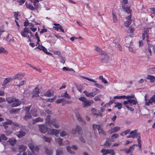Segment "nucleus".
<instances>
[{
  "instance_id": "61",
  "label": "nucleus",
  "mask_w": 155,
  "mask_h": 155,
  "mask_svg": "<svg viewBox=\"0 0 155 155\" xmlns=\"http://www.w3.org/2000/svg\"><path fill=\"white\" fill-rule=\"evenodd\" d=\"M119 135L117 134H114L111 136L112 139H115L119 137Z\"/></svg>"
},
{
  "instance_id": "7",
  "label": "nucleus",
  "mask_w": 155,
  "mask_h": 155,
  "mask_svg": "<svg viewBox=\"0 0 155 155\" xmlns=\"http://www.w3.org/2000/svg\"><path fill=\"white\" fill-rule=\"evenodd\" d=\"M132 38L130 36L126 37L125 38V42L126 47H129L133 45Z\"/></svg>"
},
{
  "instance_id": "47",
  "label": "nucleus",
  "mask_w": 155,
  "mask_h": 155,
  "mask_svg": "<svg viewBox=\"0 0 155 155\" xmlns=\"http://www.w3.org/2000/svg\"><path fill=\"white\" fill-rule=\"evenodd\" d=\"M64 101L66 102H68V101L65 100L64 98H61V99H58V100H57L55 101V102L59 104V103H61Z\"/></svg>"
},
{
  "instance_id": "26",
  "label": "nucleus",
  "mask_w": 155,
  "mask_h": 155,
  "mask_svg": "<svg viewBox=\"0 0 155 155\" xmlns=\"http://www.w3.org/2000/svg\"><path fill=\"white\" fill-rule=\"evenodd\" d=\"M76 129L77 132L79 135L82 134V128L81 127L78 125H77L76 126Z\"/></svg>"
},
{
  "instance_id": "32",
  "label": "nucleus",
  "mask_w": 155,
  "mask_h": 155,
  "mask_svg": "<svg viewBox=\"0 0 155 155\" xmlns=\"http://www.w3.org/2000/svg\"><path fill=\"white\" fill-rule=\"evenodd\" d=\"M37 110L35 108H32L31 112V114L32 115L34 116L35 117L37 115Z\"/></svg>"
},
{
  "instance_id": "38",
  "label": "nucleus",
  "mask_w": 155,
  "mask_h": 155,
  "mask_svg": "<svg viewBox=\"0 0 155 155\" xmlns=\"http://www.w3.org/2000/svg\"><path fill=\"white\" fill-rule=\"evenodd\" d=\"M8 142H9L10 144L12 146L14 145L16 142L15 139L10 138L8 140Z\"/></svg>"
},
{
  "instance_id": "30",
  "label": "nucleus",
  "mask_w": 155,
  "mask_h": 155,
  "mask_svg": "<svg viewBox=\"0 0 155 155\" xmlns=\"http://www.w3.org/2000/svg\"><path fill=\"white\" fill-rule=\"evenodd\" d=\"M6 100L9 104H13L15 101L16 99L14 97H8L7 98Z\"/></svg>"
},
{
  "instance_id": "24",
  "label": "nucleus",
  "mask_w": 155,
  "mask_h": 155,
  "mask_svg": "<svg viewBox=\"0 0 155 155\" xmlns=\"http://www.w3.org/2000/svg\"><path fill=\"white\" fill-rule=\"evenodd\" d=\"M12 80V79L11 78H6L4 80L3 83L2 84V86L5 87V85L8 83Z\"/></svg>"
},
{
  "instance_id": "57",
  "label": "nucleus",
  "mask_w": 155,
  "mask_h": 155,
  "mask_svg": "<svg viewBox=\"0 0 155 155\" xmlns=\"http://www.w3.org/2000/svg\"><path fill=\"white\" fill-rule=\"evenodd\" d=\"M37 42L36 44V45H38V46L36 48H38L39 49V48H40V47L41 46H43L42 45H40L39 42L40 41V38H38L37 39Z\"/></svg>"
},
{
  "instance_id": "45",
  "label": "nucleus",
  "mask_w": 155,
  "mask_h": 155,
  "mask_svg": "<svg viewBox=\"0 0 155 155\" xmlns=\"http://www.w3.org/2000/svg\"><path fill=\"white\" fill-rule=\"evenodd\" d=\"M19 109H15L14 108H13V109H12L11 110H10L9 112L11 114H15L17 112H19Z\"/></svg>"
},
{
  "instance_id": "28",
  "label": "nucleus",
  "mask_w": 155,
  "mask_h": 155,
  "mask_svg": "<svg viewBox=\"0 0 155 155\" xmlns=\"http://www.w3.org/2000/svg\"><path fill=\"white\" fill-rule=\"evenodd\" d=\"M149 32V31L148 30V28H147V29H145L143 33L146 35V37L147 38V42L148 45H149V38L148 37Z\"/></svg>"
},
{
  "instance_id": "20",
  "label": "nucleus",
  "mask_w": 155,
  "mask_h": 155,
  "mask_svg": "<svg viewBox=\"0 0 155 155\" xmlns=\"http://www.w3.org/2000/svg\"><path fill=\"white\" fill-rule=\"evenodd\" d=\"M27 148V147L23 145H20L18 147V149L19 150V152L20 153L22 152H25V151Z\"/></svg>"
},
{
  "instance_id": "19",
  "label": "nucleus",
  "mask_w": 155,
  "mask_h": 155,
  "mask_svg": "<svg viewBox=\"0 0 155 155\" xmlns=\"http://www.w3.org/2000/svg\"><path fill=\"white\" fill-rule=\"evenodd\" d=\"M68 131L67 128H65L60 133V136L63 137L66 136L68 134Z\"/></svg>"
},
{
  "instance_id": "43",
  "label": "nucleus",
  "mask_w": 155,
  "mask_h": 155,
  "mask_svg": "<svg viewBox=\"0 0 155 155\" xmlns=\"http://www.w3.org/2000/svg\"><path fill=\"white\" fill-rule=\"evenodd\" d=\"M63 153L61 149H58L56 150V155H62Z\"/></svg>"
},
{
  "instance_id": "53",
  "label": "nucleus",
  "mask_w": 155,
  "mask_h": 155,
  "mask_svg": "<svg viewBox=\"0 0 155 155\" xmlns=\"http://www.w3.org/2000/svg\"><path fill=\"white\" fill-rule=\"evenodd\" d=\"M63 96L65 97L68 99H69L71 98V96L68 94L67 91L65 92Z\"/></svg>"
},
{
  "instance_id": "14",
  "label": "nucleus",
  "mask_w": 155,
  "mask_h": 155,
  "mask_svg": "<svg viewBox=\"0 0 155 155\" xmlns=\"http://www.w3.org/2000/svg\"><path fill=\"white\" fill-rule=\"evenodd\" d=\"M28 33H29V29L28 28H25L23 31L21 33V35L23 37H25L27 36V35Z\"/></svg>"
},
{
  "instance_id": "17",
  "label": "nucleus",
  "mask_w": 155,
  "mask_h": 155,
  "mask_svg": "<svg viewBox=\"0 0 155 155\" xmlns=\"http://www.w3.org/2000/svg\"><path fill=\"white\" fill-rule=\"evenodd\" d=\"M130 134H131L133 137V138H134L136 137H138L139 136H140L139 134L137 132V130H136L131 131Z\"/></svg>"
},
{
  "instance_id": "2",
  "label": "nucleus",
  "mask_w": 155,
  "mask_h": 155,
  "mask_svg": "<svg viewBox=\"0 0 155 155\" xmlns=\"http://www.w3.org/2000/svg\"><path fill=\"white\" fill-rule=\"evenodd\" d=\"M78 99L82 102V105L83 107H88L90 106L91 104L93 103V100L89 101L84 97H79Z\"/></svg>"
},
{
  "instance_id": "29",
  "label": "nucleus",
  "mask_w": 155,
  "mask_h": 155,
  "mask_svg": "<svg viewBox=\"0 0 155 155\" xmlns=\"http://www.w3.org/2000/svg\"><path fill=\"white\" fill-rule=\"evenodd\" d=\"M147 79L150 80L151 82L153 83L155 80V77L153 76L149 75H148Z\"/></svg>"
},
{
  "instance_id": "34",
  "label": "nucleus",
  "mask_w": 155,
  "mask_h": 155,
  "mask_svg": "<svg viewBox=\"0 0 155 155\" xmlns=\"http://www.w3.org/2000/svg\"><path fill=\"white\" fill-rule=\"evenodd\" d=\"M51 117V116L49 115L47 116L45 119L46 124L49 125V124L51 123V120H50Z\"/></svg>"
},
{
  "instance_id": "51",
  "label": "nucleus",
  "mask_w": 155,
  "mask_h": 155,
  "mask_svg": "<svg viewBox=\"0 0 155 155\" xmlns=\"http://www.w3.org/2000/svg\"><path fill=\"white\" fill-rule=\"evenodd\" d=\"M43 120V119L40 117H38L35 118L34 120V121L35 123H36L38 122H42Z\"/></svg>"
},
{
  "instance_id": "37",
  "label": "nucleus",
  "mask_w": 155,
  "mask_h": 155,
  "mask_svg": "<svg viewBox=\"0 0 155 155\" xmlns=\"http://www.w3.org/2000/svg\"><path fill=\"white\" fill-rule=\"evenodd\" d=\"M55 140L57 142H58L59 143L60 145L61 146V145H62V139L60 137H59L58 138L55 139Z\"/></svg>"
},
{
  "instance_id": "39",
  "label": "nucleus",
  "mask_w": 155,
  "mask_h": 155,
  "mask_svg": "<svg viewBox=\"0 0 155 155\" xmlns=\"http://www.w3.org/2000/svg\"><path fill=\"white\" fill-rule=\"evenodd\" d=\"M26 6L27 8L31 10H34L35 9V8L30 4H26Z\"/></svg>"
},
{
  "instance_id": "15",
  "label": "nucleus",
  "mask_w": 155,
  "mask_h": 155,
  "mask_svg": "<svg viewBox=\"0 0 155 155\" xmlns=\"http://www.w3.org/2000/svg\"><path fill=\"white\" fill-rule=\"evenodd\" d=\"M28 145L29 148L32 152H33L35 150L38 151L39 149V148L38 147L35 146L34 144L32 143H30L28 144Z\"/></svg>"
},
{
  "instance_id": "23",
  "label": "nucleus",
  "mask_w": 155,
  "mask_h": 155,
  "mask_svg": "<svg viewBox=\"0 0 155 155\" xmlns=\"http://www.w3.org/2000/svg\"><path fill=\"white\" fill-rule=\"evenodd\" d=\"M25 134L26 133L24 131L20 130L17 133L16 135L19 138H20L25 136Z\"/></svg>"
},
{
  "instance_id": "48",
  "label": "nucleus",
  "mask_w": 155,
  "mask_h": 155,
  "mask_svg": "<svg viewBox=\"0 0 155 155\" xmlns=\"http://www.w3.org/2000/svg\"><path fill=\"white\" fill-rule=\"evenodd\" d=\"M67 151L70 153L74 154L75 153V152L71 150V147H70L69 146H67Z\"/></svg>"
},
{
  "instance_id": "59",
  "label": "nucleus",
  "mask_w": 155,
  "mask_h": 155,
  "mask_svg": "<svg viewBox=\"0 0 155 155\" xmlns=\"http://www.w3.org/2000/svg\"><path fill=\"white\" fill-rule=\"evenodd\" d=\"M126 96L125 95H122L120 96H115L114 97V98L115 99H122L125 98Z\"/></svg>"
},
{
  "instance_id": "49",
  "label": "nucleus",
  "mask_w": 155,
  "mask_h": 155,
  "mask_svg": "<svg viewBox=\"0 0 155 155\" xmlns=\"http://www.w3.org/2000/svg\"><path fill=\"white\" fill-rule=\"evenodd\" d=\"M45 153L48 155H50L52 154V151L51 150H49L47 148H45Z\"/></svg>"
},
{
  "instance_id": "21",
  "label": "nucleus",
  "mask_w": 155,
  "mask_h": 155,
  "mask_svg": "<svg viewBox=\"0 0 155 155\" xmlns=\"http://www.w3.org/2000/svg\"><path fill=\"white\" fill-rule=\"evenodd\" d=\"M23 76L21 74H16L13 77V79L14 80H21Z\"/></svg>"
},
{
  "instance_id": "27",
  "label": "nucleus",
  "mask_w": 155,
  "mask_h": 155,
  "mask_svg": "<svg viewBox=\"0 0 155 155\" xmlns=\"http://www.w3.org/2000/svg\"><path fill=\"white\" fill-rule=\"evenodd\" d=\"M128 101L129 102V104L130 106H132L133 105L136 104L137 103V101L136 99L135 98V100L128 99Z\"/></svg>"
},
{
  "instance_id": "12",
  "label": "nucleus",
  "mask_w": 155,
  "mask_h": 155,
  "mask_svg": "<svg viewBox=\"0 0 155 155\" xmlns=\"http://www.w3.org/2000/svg\"><path fill=\"white\" fill-rule=\"evenodd\" d=\"M52 125L55 128H58L60 126L59 124L57 122V120L56 119H53L51 120V123L48 125Z\"/></svg>"
},
{
  "instance_id": "50",
  "label": "nucleus",
  "mask_w": 155,
  "mask_h": 155,
  "mask_svg": "<svg viewBox=\"0 0 155 155\" xmlns=\"http://www.w3.org/2000/svg\"><path fill=\"white\" fill-rule=\"evenodd\" d=\"M43 139L46 142L50 143L51 141V139L48 137H46L45 136H44L43 138Z\"/></svg>"
},
{
  "instance_id": "46",
  "label": "nucleus",
  "mask_w": 155,
  "mask_h": 155,
  "mask_svg": "<svg viewBox=\"0 0 155 155\" xmlns=\"http://www.w3.org/2000/svg\"><path fill=\"white\" fill-rule=\"evenodd\" d=\"M112 15L113 22L115 23H117V17L116 15L113 12H112Z\"/></svg>"
},
{
  "instance_id": "11",
  "label": "nucleus",
  "mask_w": 155,
  "mask_h": 155,
  "mask_svg": "<svg viewBox=\"0 0 155 155\" xmlns=\"http://www.w3.org/2000/svg\"><path fill=\"white\" fill-rule=\"evenodd\" d=\"M101 60H102L103 62L107 63L109 61V58L107 54L106 53L101 55L100 57Z\"/></svg>"
},
{
  "instance_id": "31",
  "label": "nucleus",
  "mask_w": 155,
  "mask_h": 155,
  "mask_svg": "<svg viewBox=\"0 0 155 155\" xmlns=\"http://www.w3.org/2000/svg\"><path fill=\"white\" fill-rule=\"evenodd\" d=\"M95 50L101 54L102 55L104 54H105V52L103 51L101 48H99L98 47H95Z\"/></svg>"
},
{
  "instance_id": "63",
  "label": "nucleus",
  "mask_w": 155,
  "mask_h": 155,
  "mask_svg": "<svg viewBox=\"0 0 155 155\" xmlns=\"http://www.w3.org/2000/svg\"><path fill=\"white\" fill-rule=\"evenodd\" d=\"M100 125H95L94 124L93 125V129L94 130H95L96 129H98Z\"/></svg>"
},
{
  "instance_id": "9",
  "label": "nucleus",
  "mask_w": 155,
  "mask_h": 155,
  "mask_svg": "<svg viewBox=\"0 0 155 155\" xmlns=\"http://www.w3.org/2000/svg\"><path fill=\"white\" fill-rule=\"evenodd\" d=\"M145 105L149 106L150 104H152L153 103H155V98L153 96L149 100L147 99V96H145Z\"/></svg>"
},
{
  "instance_id": "42",
  "label": "nucleus",
  "mask_w": 155,
  "mask_h": 155,
  "mask_svg": "<svg viewBox=\"0 0 155 155\" xmlns=\"http://www.w3.org/2000/svg\"><path fill=\"white\" fill-rule=\"evenodd\" d=\"M2 124H3L4 125L12 124H13V122L11 120H7L6 121L3 122Z\"/></svg>"
},
{
  "instance_id": "35",
  "label": "nucleus",
  "mask_w": 155,
  "mask_h": 155,
  "mask_svg": "<svg viewBox=\"0 0 155 155\" xmlns=\"http://www.w3.org/2000/svg\"><path fill=\"white\" fill-rule=\"evenodd\" d=\"M12 124L13 125V126L14 127V128H16L17 127V129H18V128L20 129H23V127L22 126L20 125L19 124H18L17 123L13 122V124Z\"/></svg>"
},
{
  "instance_id": "16",
  "label": "nucleus",
  "mask_w": 155,
  "mask_h": 155,
  "mask_svg": "<svg viewBox=\"0 0 155 155\" xmlns=\"http://www.w3.org/2000/svg\"><path fill=\"white\" fill-rule=\"evenodd\" d=\"M120 129V127L118 126H116L110 128L108 132L110 134L113 133H116L118 132Z\"/></svg>"
},
{
  "instance_id": "1",
  "label": "nucleus",
  "mask_w": 155,
  "mask_h": 155,
  "mask_svg": "<svg viewBox=\"0 0 155 155\" xmlns=\"http://www.w3.org/2000/svg\"><path fill=\"white\" fill-rule=\"evenodd\" d=\"M123 10L129 14L128 16L126 17V19L127 20L124 23V25L126 27H128L130 24L131 21V11L129 8H125L123 7Z\"/></svg>"
},
{
  "instance_id": "41",
  "label": "nucleus",
  "mask_w": 155,
  "mask_h": 155,
  "mask_svg": "<svg viewBox=\"0 0 155 155\" xmlns=\"http://www.w3.org/2000/svg\"><path fill=\"white\" fill-rule=\"evenodd\" d=\"M99 79L102 82L104 83V84H107L108 82L106 80L103 78L102 76H100L99 77Z\"/></svg>"
},
{
  "instance_id": "58",
  "label": "nucleus",
  "mask_w": 155,
  "mask_h": 155,
  "mask_svg": "<svg viewBox=\"0 0 155 155\" xmlns=\"http://www.w3.org/2000/svg\"><path fill=\"white\" fill-rule=\"evenodd\" d=\"M60 57L61 60V62L63 64H64L66 61L65 57L62 56V55H61Z\"/></svg>"
},
{
  "instance_id": "3",
  "label": "nucleus",
  "mask_w": 155,
  "mask_h": 155,
  "mask_svg": "<svg viewBox=\"0 0 155 155\" xmlns=\"http://www.w3.org/2000/svg\"><path fill=\"white\" fill-rule=\"evenodd\" d=\"M100 91L97 88H94L93 90V92L89 93L87 91H84L83 93L85 95L88 97H93L96 94L100 93Z\"/></svg>"
},
{
  "instance_id": "22",
  "label": "nucleus",
  "mask_w": 155,
  "mask_h": 155,
  "mask_svg": "<svg viewBox=\"0 0 155 155\" xmlns=\"http://www.w3.org/2000/svg\"><path fill=\"white\" fill-rule=\"evenodd\" d=\"M21 102L18 99H16V100L13 102V103L12 104L11 106L13 107H15L20 105Z\"/></svg>"
},
{
  "instance_id": "60",
  "label": "nucleus",
  "mask_w": 155,
  "mask_h": 155,
  "mask_svg": "<svg viewBox=\"0 0 155 155\" xmlns=\"http://www.w3.org/2000/svg\"><path fill=\"white\" fill-rule=\"evenodd\" d=\"M134 30V29L132 27H130L128 30L127 32L129 33H133Z\"/></svg>"
},
{
  "instance_id": "40",
  "label": "nucleus",
  "mask_w": 155,
  "mask_h": 155,
  "mask_svg": "<svg viewBox=\"0 0 155 155\" xmlns=\"http://www.w3.org/2000/svg\"><path fill=\"white\" fill-rule=\"evenodd\" d=\"M130 132V129H128L126 130H125L122 133H121L120 134V135L122 136H124V135H127Z\"/></svg>"
},
{
  "instance_id": "6",
  "label": "nucleus",
  "mask_w": 155,
  "mask_h": 155,
  "mask_svg": "<svg viewBox=\"0 0 155 155\" xmlns=\"http://www.w3.org/2000/svg\"><path fill=\"white\" fill-rule=\"evenodd\" d=\"M60 130H57L52 128L50 129L48 131V134L50 135H54L56 137H58L60 132Z\"/></svg>"
},
{
  "instance_id": "52",
  "label": "nucleus",
  "mask_w": 155,
  "mask_h": 155,
  "mask_svg": "<svg viewBox=\"0 0 155 155\" xmlns=\"http://www.w3.org/2000/svg\"><path fill=\"white\" fill-rule=\"evenodd\" d=\"M75 115L78 120L80 121L81 120V117L80 114L78 113H76Z\"/></svg>"
},
{
  "instance_id": "18",
  "label": "nucleus",
  "mask_w": 155,
  "mask_h": 155,
  "mask_svg": "<svg viewBox=\"0 0 155 155\" xmlns=\"http://www.w3.org/2000/svg\"><path fill=\"white\" fill-rule=\"evenodd\" d=\"M151 48H153V51L155 52V46H152L150 47L148 46L147 48V50L146 51V54L147 55H151V51L150 49Z\"/></svg>"
},
{
  "instance_id": "56",
  "label": "nucleus",
  "mask_w": 155,
  "mask_h": 155,
  "mask_svg": "<svg viewBox=\"0 0 155 155\" xmlns=\"http://www.w3.org/2000/svg\"><path fill=\"white\" fill-rule=\"evenodd\" d=\"M97 130H98V132L99 134L101 133L103 134H104V132L103 128L100 126L97 129Z\"/></svg>"
},
{
  "instance_id": "55",
  "label": "nucleus",
  "mask_w": 155,
  "mask_h": 155,
  "mask_svg": "<svg viewBox=\"0 0 155 155\" xmlns=\"http://www.w3.org/2000/svg\"><path fill=\"white\" fill-rule=\"evenodd\" d=\"M54 25L55 26H59V29L61 30V31L64 33V30L62 28V26L60 25L59 24H56V23H54Z\"/></svg>"
},
{
  "instance_id": "44",
  "label": "nucleus",
  "mask_w": 155,
  "mask_h": 155,
  "mask_svg": "<svg viewBox=\"0 0 155 155\" xmlns=\"http://www.w3.org/2000/svg\"><path fill=\"white\" fill-rule=\"evenodd\" d=\"M110 140L107 139L104 143V145L107 147H109L111 144V143L110 142Z\"/></svg>"
},
{
  "instance_id": "36",
  "label": "nucleus",
  "mask_w": 155,
  "mask_h": 155,
  "mask_svg": "<svg viewBox=\"0 0 155 155\" xmlns=\"http://www.w3.org/2000/svg\"><path fill=\"white\" fill-rule=\"evenodd\" d=\"M8 51L3 47H0V54H7Z\"/></svg>"
},
{
  "instance_id": "25",
  "label": "nucleus",
  "mask_w": 155,
  "mask_h": 155,
  "mask_svg": "<svg viewBox=\"0 0 155 155\" xmlns=\"http://www.w3.org/2000/svg\"><path fill=\"white\" fill-rule=\"evenodd\" d=\"M40 48H39V49L41 50H42L46 54H49L50 55H52V54L51 53H50L49 52H48L47 51V49L46 48H45L44 47L41 46V47H40Z\"/></svg>"
},
{
  "instance_id": "62",
  "label": "nucleus",
  "mask_w": 155,
  "mask_h": 155,
  "mask_svg": "<svg viewBox=\"0 0 155 155\" xmlns=\"http://www.w3.org/2000/svg\"><path fill=\"white\" fill-rule=\"evenodd\" d=\"M53 52L54 54L58 55L59 57L61 55V52L59 51H54Z\"/></svg>"
},
{
  "instance_id": "54",
  "label": "nucleus",
  "mask_w": 155,
  "mask_h": 155,
  "mask_svg": "<svg viewBox=\"0 0 155 155\" xmlns=\"http://www.w3.org/2000/svg\"><path fill=\"white\" fill-rule=\"evenodd\" d=\"M92 111L93 112V115H97V116L100 115V114H101L100 113H99V114L98 113H97L96 110H95L94 108H92Z\"/></svg>"
},
{
  "instance_id": "10",
  "label": "nucleus",
  "mask_w": 155,
  "mask_h": 155,
  "mask_svg": "<svg viewBox=\"0 0 155 155\" xmlns=\"http://www.w3.org/2000/svg\"><path fill=\"white\" fill-rule=\"evenodd\" d=\"M101 152L103 153V155H106L108 153L114 154V152L113 150L102 149L101 150Z\"/></svg>"
},
{
  "instance_id": "13",
  "label": "nucleus",
  "mask_w": 155,
  "mask_h": 155,
  "mask_svg": "<svg viewBox=\"0 0 155 155\" xmlns=\"http://www.w3.org/2000/svg\"><path fill=\"white\" fill-rule=\"evenodd\" d=\"M14 80V83L15 84V85L18 87H20L21 86L23 85L26 83L25 80Z\"/></svg>"
},
{
  "instance_id": "64",
  "label": "nucleus",
  "mask_w": 155,
  "mask_h": 155,
  "mask_svg": "<svg viewBox=\"0 0 155 155\" xmlns=\"http://www.w3.org/2000/svg\"><path fill=\"white\" fill-rule=\"evenodd\" d=\"M136 146H137V144H134L132 145L129 148V150H130V152H131L132 150H133L134 149V147Z\"/></svg>"
},
{
  "instance_id": "5",
  "label": "nucleus",
  "mask_w": 155,
  "mask_h": 155,
  "mask_svg": "<svg viewBox=\"0 0 155 155\" xmlns=\"http://www.w3.org/2000/svg\"><path fill=\"white\" fill-rule=\"evenodd\" d=\"M81 77L84 79L87 80L88 81H90L91 82H92L94 83V85L96 87H97L101 89V88H102L104 87L101 85L97 83V81L94 79H91L87 77H84L83 76H81Z\"/></svg>"
},
{
  "instance_id": "8",
  "label": "nucleus",
  "mask_w": 155,
  "mask_h": 155,
  "mask_svg": "<svg viewBox=\"0 0 155 155\" xmlns=\"http://www.w3.org/2000/svg\"><path fill=\"white\" fill-rule=\"evenodd\" d=\"M39 131L43 134L46 133L48 131V127L47 125L42 124L38 125Z\"/></svg>"
},
{
  "instance_id": "33",
  "label": "nucleus",
  "mask_w": 155,
  "mask_h": 155,
  "mask_svg": "<svg viewBox=\"0 0 155 155\" xmlns=\"http://www.w3.org/2000/svg\"><path fill=\"white\" fill-rule=\"evenodd\" d=\"M115 105H114L115 107H117L119 109H120L122 107V104L121 103L116 102L115 103Z\"/></svg>"
},
{
  "instance_id": "4",
  "label": "nucleus",
  "mask_w": 155,
  "mask_h": 155,
  "mask_svg": "<svg viewBox=\"0 0 155 155\" xmlns=\"http://www.w3.org/2000/svg\"><path fill=\"white\" fill-rule=\"evenodd\" d=\"M31 107V106H30L25 107V116L24 117V119L26 120L29 119L31 117V116L29 112V110Z\"/></svg>"
}]
</instances>
